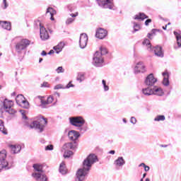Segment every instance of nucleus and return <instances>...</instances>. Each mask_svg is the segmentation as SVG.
Segmentation results:
<instances>
[{
	"label": "nucleus",
	"instance_id": "2f4dec72",
	"mask_svg": "<svg viewBox=\"0 0 181 181\" xmlns=\"http://www.w3.org/2000/svg\"><path fill=\"white\" fill-rule=\"evenodd\" d=\"M84 74H79L76 78V80L79 81V83H81V81H84Z\"/></svg>",
	"mask_w": 181,
	"mask_h": 181
},
{
	"label": "nucleus",
	"instance_id": "37998d69",
	"mask_svg": "<svg viewBox=\"0 0 181 181\" xmlns=\"http://www.w3.org/2000/svg\"><path fill=\"white\" fill-rule=\"evenodd\" d=\"M159 57H163V51L160 47H159Z\"/></svg>",
	"mask_w": 181,
	"mask_h": 181
},
{
	"label": "nucleus",
	"instance_id": "09e8293b",
	"mask_svg": "<svg viewBox=\"0 0 181 181\" xmlns=\"http://www.w3.org/2000/svg\"><path fill=\"white\" fill-rule=\"evenodd\" d=\"M70 16H71V18H76V16H78V12H76L75 13H71L70 14Z\"/></svg>",
	"mask_w": 181,
	"mask_h": 181
},
{
	"label": "nucleus",
	"instance_id": "a19ab883",
	"mask_svg": "<svg viewBox=\"0 0 181 181\" xmlns=\"http://www.w3.org/2000/svg\"><path fill=\"white\" fill-rule=\"evenodd\" d=\"M74 22V19L70 18L66 20L67 25H70V23H73Z\"/></svg>",
	"mask_w": 181,
	"mask_h": 181
},
{
	"label": "nucleus",
	"instance_id": "4be33fe9",
	"mask_svg": "<svg viewBox=\"0 0 181 181\" xmlns=\"http://www.w3.org/2000/svg\"><path fill=\"white\" fill-rule=\"evenodd\" d=\"M148 16H146L144 13H139V14H136L134 16V19L135 21H144V19H148Z\"/></svg>",
	"mask_w": 181,
	"mask_h": 181
},
{
	"label": "nucleus",
	"instance_id": "0eeeda50",
	"mask_svg": "<svg viewBox=\"0 0 181 181\" xmlns=\"http://www.w3.org/2000/svg\"><path fill=\"white\" fill-rule=\"evenodd\" d=\"M29 45H30V40L28 39L21 40V42L16 45V50L17 53H22V50H25V49H26Z\"/></svg>",
	"mask_w": 181,
	"mask_h": 181
},
{
	"label": "nucleus",
	"instance_id": "a211bd4d",
	"mask_svg": "<svg viewBox=\"0 0 181 181\" xmlns=\"http://www.w3.org/2000/svg\"><path fill=\"white\" fill-rule=\"evenodd\" d=\"M57 11L56 10H54L53 8H51V7H49L47 9V11H46V15L47 16H50V19L52 21H54V15H56Z\"/></svg>",
	"mask_w": 181,
	"mask_h": 181
},
{
	"label": "nucleus",
	"instance_id": "9b49d317",
	"mask_svg": "<svg viewBox=\"0 0 181 181\" xmlns=\"http://www.w3.org/2000/svg\"><path fill=\"white\" fill-rule=\"evenodd\" d=\"M145 71H146V67L144 64V62H138L134 67V73L138 74L139 73H145Z\"/></svg>",
	"mask_w": 181,
	"mask_h": 181
},
{
	"label": "nucleus",
	"instance_id": "864d4df0",
	"mask_svg": "<svg viewBox=\"0 0 181 181\" xmlns=\"http://www.w3.org/2000/svg\"><path fill=\"white\" fill-rule=\"evenodd\" d=\"M163 94V90L161 88H159V95H162Z\"/></svg>",
	"mask_w": 181,
	"mask_h": 181
},
{
	"label": "nucleus",
	"instance_id": "603ef678",
	"mask_svg": "<svg viewBox=\"0 0 181 181\" xmlns=\"http://www.w3.org/2000/svg\"><path fill=\"white\" fill-rule=\"evenodd\" d=\"M152 36H153V35H152V33H149L147 35V37H148V39H152Z\"/></svg>",
	"mask_w": 181,
	"mask_h": 181
},
{
	"label": "nucleus",
	"instance_id": "052dcab7",
	"mask_svg": "<svg viewBox=\"0 0 181 181\" xmlns=\"http://www.w3.org/2000/svg\"><path fill=\"white\" fill-rule=\"evenodd\" d=\"M19 112H21V114H25V110H20Z\"/></svg>",
	"mask_w": 181,
	"mask_h": 181
},
{
	"label": "nucleus",
	"instance_id": "5fc2aeb1",
	"mask_svg": "<svg viewBox=\"0 0 181 181\" xmlns=\"http://www.w3.org/2000/svg\"><path fill=\"white\" fill-rule=\"evenodd\" d=\"M109 153H110V155H115V151L111 150L110 151H109Z\"/></svg>",
	"mask_w": 181,
	"mask_h": 181
},
{
	"label": "nucleus",
	"instance_id": "9d476101",
	"mask_svg": "<svg viewBox=\"0 0 181 181\" xmlns=\"http://www.w3.org/2000/svg\"><path fill=\"white\" fill-rule=\"evenodd\" d=\"M143 93L145 95H156L159 93V86L144 88L143 89Z\"/></svg>",
	"mask_w": 181,
	"mask_h": 181
},
{
	"label": "nucleus",
	"instance_id": "f8f14e48",
	"mask_svg": "<svg viewBox=\"0 0 181 181\" xmlns=\"http://www.w3.org/2000/svg\"><path fill=\"white\" fill-rule=\"evenodd\" d=\"M88 42V36L86 33H83L80 36L79 45L81 49H84L87 46V42Z\"/></svg>",
	"mask_w": 181,
	"mask_h": 181
},
{
	"label": "nucleus",
	"instance_id": "7ed1b4c3",
	"mask_svg": "<svg viewBox=\"0 0 181 181\" xmlns=\"http://www.w3.org/2000/svg\"><path fill=\"white\" fill-rule=\"evenodd\" d=\"M33 168L35 172L32 174V176L36 181H48L47 176L43 170V165L36 163L33 165Z\"/></svg>",
	"mask_w": 181,
	"mask_h": 181
},
{
	"label": "nucleus",
	"instance_id": "cd10ccee",
	"mask_svg": "<svg viewBox=\"0 0 181 181\" xmlns=\"http://www.w3.org/2000/svg\"><path fill=\"white\" fill-rule=\"evenodd\" d=\"M0 132H2L4 135H8V129L5 128V125L4 124V121L0 120Z\"/></svg>",
	"mask_w": 181,
	"mask_h": 181
},
{
	"label": "nucleus",
	"instance_id": "69168bd1",
	"mask_svg": "<svg viewBox=\"0 0 181 181\" xmlns=\"http://www.w3.org/2000/svg\"><path fill=\"white\" fill-rule=\"evenodd\" d=\"M123 122H124V124H127V119L124 118L123 119Z\"/></svg>",
	"mask_w": 181,
	"mask_h": 181
},
{
	"label": "nucleus",
	"instance_id": "f03ea898",
	"mask_svg": "<svg viewBox=\"0 0 181 181\" xmlns=\"http://www.w3.org/2000/svg\"><path fill=\"white\" fill-rule=\"evenodd\" d=\"M22 119L27 127H29L31 129H33V128L40 129V132H43L45 127L47 125V119L44 117H40L37 120L33 121L30 124V120L28 119L26 114H22Z\"/></svg>",
	"mask_w": 181,
	"mask_h": 181
},
{
	"label": "nucleus",
	"instance_id": "ea45409f",
	"mask_svg": "<svg viewBox=\"0 0 181 181\" xmlns=\"http://www.w3.org/2000/svg\"><path fill=\"white\" fill-rule=\"evenodd\" d=\"M177 43L179 47H181V37L179 36H177Z\"/></svg>",
	"mask_w": 181,
	"mask_h": 181
},
{
	"label": "nucleus",
	"instance_id": "412c9836",
	"mask_svg": "<svg viewBox=\"0 0 181 181\" xmlns=\"http://www.w3.org/2000/svg\"><path fill=\"white\" fill-rule=\"evenodd\" d=\"M10 148L13 153H19V152H21V149H22V146L19 144L10 145Z\"/></svg>",
	"mask_w": 181,
	"mask_h": 181
},
{
	"label": "nucleus",
	"instance_id": "c85d7f7f",
	"mask_svg": "<svg viewBox=\"0 0 181 181\" xmlns=\"http://www.w3.org/2000/svg\"><path fill=\"white\" fill-rule=\"evenodd\" d=\"M149 50L151 53H154L156 56H159V47H151Z\"/></svg>",
	"mask_w": 181,
	"mask_h": 181
},
{
	"label": "nucleus",
	"instance_id": "473e14b6",
	"mask_svg": "<svg viewBox=\"0 0 181 181\" xmlns=\"http://www.w3.org/2000/svg\"><path fill=\"white\" fill-rule=\"evenodd\" d=\"M100 50L101 54L103 55L107 54V53H108V49H107L105 47H100Z\"/></svg>",
	"mask_w": 181,
	"mask_h": 181
},
{
	"label": "nucleus",
	"instance_id": "49530a36",
	"mask_svg": "<svg viewBox=\"0 0 181 181\" xmlns=\"http://www.w3.org/2000/svg\"><path fill=\"white\" fill-rule=\"evenodd\" d=\"M158 32H159V30H158L156 29H153L151 30V34L153 35V36H155V35H156V33H158Z\"/></svg>",
	"mask_w": 181,
	"mask_h": 181
},
{
	"label": "nucleus",
	"instance_id": "4d7b16f0",
	"mask_svg": "<svg viewBox=\"0 0 181 181\" xmlns=\"http://www.w3.org/2000/svg\"><path fill=\"white\" fill-rule=\"evenodd\" d=\"M41 54H42V56H46V54H47V53L46 52V51H42Z\"/></svg>",
	"mask_w": 181,
	"mask_h": 181
},
{
	"label": "nucleus",
	"instance_id": "338daca9",
	"mask_svg": "<svg viewBox=\"0 0 181 181\" xmlns=\"http://www.w3.org/2000/svg\"><path fill=\"white\" fill-rule=\"evenodd\" d=\"M160 146H161V148H166V146H168V145H165V146L164 145H161Z\"/></svg>",
	"mask_w": 181,
	"mask_h": 181
},
{
	"label": "nucleus",
	"instance_id": "a878e982",
	"mask_svg": "<svg viewBox=\"0 0 181 181\" xmlns=\"http://www.w3.org/2000/svg\"><path fill=\"white\" fill-rule=\"evenodd\" d=\"M63 47H64V42H59L57 46L54 47V50H55L56 53H60L63 50Z\"/></svg>",
	"mask_w": 181,
	"mask_h": 181
},
{
	"label": "nucleus",
	"instance_id": "72a5a7b5",
	"mask_svg": "<svg viewBox=\"0 0 181 181\" xmlns=\"http://www.w3.org/2000/svg\"><path fill=\"white\" fill-rule=\"evenodd\" d=\"M64 86L62 85V84H58V85H56L54 87V90H62V89H64Z\"/></svg>",
	"mask_w": 181,
	"mask_h": 181
},
{
	"label": "nucleus",
	"instance_id": "de8ad7c7",
	"mask_svg": "<svg viewBox=\"0 0 181 181\" xmlns=\"http://www.w3.org/2000/svg\"><path fill=\"white\" fill-rule=\"evenodd\" d=\"M3 4L4 5V9H6V8H8V3L6 1V0H3Z\"/></svg>",
	"mask_w": 181,
	"mask_h": 181
},
{
	"label": "nucleus",
	"instance_id": "5701e85b",
	"mask_svg": "<svg viewBox=\"0 0 181 181\" xmlns=\"http://www.w3.org/2000/svg\"><path fill=\"white\" fill-rule=\"evenodd\" d=\"M0 25L3 29H6V30H11V29L12 28L11 22L0 21Z\"/></svg>",
	"mask_w": 181,
	"mask_h": 181
},
{
	"label": "nucleus",
	"instance_id": "f257e3e1",
	"mask_svg": "<svg viewBox=\"0 0 181 181\" xmlns=\"http://www.w3.org/2000/svg\"><path fill=\"white\" fill-rule=\"evenodd\" d=\"M98 160L95 154H90L83 162V168H79L76 173V181H84L86 176L88 175L91 166Z\"/></svg>",
	"mask_w": 181,
	"mask_h": 181
},
{
	"label": "nucleus",
	"instance_id": "393cba45",
	"mask_svg": "<svg viewBox=\"0 0 181 181\" xmlns=\"http://www.w3.org/2000/svg\"><path fill=\"white\" fill-rule=\"evenodd\" d=\"M76 141H74V142L65 144L64 145L63 148L66 149H66H76Z\"/></svg>",
	"mask_w": 181,
	"mask_h": 181
},
{
	"label": "nucleus",
	"instance_id": "8fccbe9b",
	"mask_svg": "<svg viewBox=\"0 0 181 181\" xmlns=\"http://www.w3.org/2000/svg\"><path fill=\"white\" fill-rule=\"evenodd\" d=\"M159 121H165V116L160 115L159 116Z\"/></svg>",
	"mask_w": 181,
	"mask_h": 181
},
{
	"label": "nucleus",
	"instance_id": "dca6fc26",
	"mask_svg": "<svg viewBox=\"0 0 181 181\" xmlns=\"http://www.w3.org/2000/svg\"><path fill=\"white\" fill-rule=\"evenodd\" d=\"M108 35V32L104 28H98L96 30L95 36L98 39H104Z\"/></svg>",
	"mask_w": 181,
	"mask_h": 181
},
{
	"label": "nucleus",
	"instance_id": "79ce46f5",
	"mask_svg": "<svg viewBox=\"0 0 181 181\" xmlns=\"http://www.w3.org/2000/svg\"><path fill=\"white\" fill-rule=\"evenodd\" d=\"M41 87L43 88V87H50V85H49V83L47 82H43L42 84H41Z\"/></svg>",
	"mask_w": 181,
	"mask_h": 181
},
{
	"label": "nucleus",
	"instance_id": "aec40b11",
	"mask_svg": "<svg viewBox=\"0 0 181 181\" xmlns=\"http://www.w3.org/2000/svg\"><path fill=\"white\" fill-rule=\"evenodd\" d=\"M163 86H169V73H168V71H165L163 73Z\"/></svg>",
	"mask_w": 181,
	"mask_h": 181
},
{
	"label": "nucleus",
	"instance_id": "a18cd8bd",
	"mask_svg": "<svg viewBox=\"0 0 181 181\" xmlns=\"http://www.w3.org/2000/svg\"><path fill=\"white\" fill-rule=\"evenodd\" d=\"M130 122H132V124H136V119L134 117H132Z\"/></svg>",
	"mask_w": 181,
	"mask_h": 181
},
{
	"label": "nucleus",
	"instance_id": "f704fd0d",
	"mask_svg": "<svg viewBox=\"0 0 181 181\" xmlns=\"http://www.w3.org/2000/svg\"><path fill=\"white\" fill-rule=\"evenodd\" d=\"M103 85L104 86V90L105 91H108V90L110 89V88L108 87V86H107V83L105 82V80H103L102 81Z\"/></svg>",
	"mask_w": 181,
	"mask_h": 181
},
{
	"label": "nucleus",
	"instance_id": "e433bc0d",
	"mask_svg": "<svg viewBox=\"0 0 181 181\" xmlns=\"http://www.w3.org/2000/svg\"><path fill=\"white\" fill-rule=\"evenodd\" d=\"M56 71L59 74V73H64V69H63V66H59L56 69Z\"/></svg>",
	"mask_w": 181,
	"mask_h": 181
},
{
	"label": "nucleus",
	"instance_id": "774afa93",
	"mask_svg": "<svg viewBox=\"0 0 181 181\" xmlns=\"http://www.w3.org/2000/svg\"><path fill=\"white\" fill-rule=\"evenodd\" d=\"M146 181H151V180H149V178H146Z\"/></svg>",
	"mask_w": 181,
	"mask_h": 181
},
{
	"label": "nucleus",
	"instance_id": "39448f33",
	"mask_svg": "<svg viewBox=\"0 0 181 181\" xmlns=\"http://www.w3.org/2000/svg\"><path fill=\"white\" fill-rule=\"evenodd\" d=\"M13 105V101L5 99L3 103V107L0 109V112L1 114H4V112H8V114H16L18 110H16Z\"/></svg>",
	"mask_w": 181,
	"mask_h": 181
},
{
	"label": "nucleus",
	"instance_id": "c9c22d12",
	"mask_svg": "<svg viewBox=\"0 0 181 181\" xmlns=\"http://www.w3.org/2000/svg\"><path fill=\"white\" fill-rule=\"evenodd\" d=\"M134 32H138V30L141 29V25H139V24L134 23Z\"/></svg>",
	"mask_w": 181,
	"mask_h": 181
},
{
	"label": "nucleus",
	"instance_id": "c03bdc74",
	"mask_svg": "<svg viewBox=\"0 0 181 181\" xmlns=\"http://www.w3.org/2000/svg\"><path fill=\"white\" fill-rule=\"evenodd\" d=\"M152 22V19L148 18L145 21V25L146 26H149V23H151Z\"/></svg>",
	"mask_w": 181,
	"mask_h": 181
},
{
	"label": "nucleus",
	"instance_id": "bf43d9fd",
	"mask_svg": "<svg viewBox=\"0 0 181 181\" xmlns=\"http://www.w3.org/2000/svg\"><path fill=\"white\" fill-rule=\"evenodd\" d=\"M154 121H159V115H157V117L154 119Z\"/></svg>",
	"mask_w": 181,
	"mask_h": 181
},
{
	"label": "nucleus",
	"instance_id": "4c0bfd02",
	"mask_svg": "<svg viewBox=\"0 0 181 181\" xmlns=\"http://www.w3.org/2000/svg\"><path fill=\"white\" fill-rule=\"evenodd\" d=\"M71 87H74L72 81H69V83L66 86H64L65 88H71Z\"/></svg>",
	"mask_w": 181,
	"mask_h": 181
},
{
	"label": "nucleus",
	"instance_id": "3c124183",
	"mask_svg": "<svg viewBox=\"0 0 181 181\" xmlns=\"http://www.w3.org/2000/svg\"><path fill=\"white\" fill-rule=\"evenodd\" d=\"M149 169H150V168H149V166H148V165H146V166L144 167V170H145V172H149Z\"/></svg>",
	"mask_w": 181,
	"mask_h": 181
},
{
	"label": "nucleus",
	"instance_id": "7c9ffc66",
	"mask_svg": "<svg viewBox=\"0 0 181 181\" xmlns=\"http://www.w3.org/2000/svg\"><path fill=\"white\" fill-rule=\"evenodd\" d=\"M73 155V151H65L64 153V158H70Z\"/></svg>",
	"mask_w": 181,
	"mask_h": 181
},
{
	"label": "nucleus",
	"instance_id": "6ab92c4d",
	"mask_svg": "<svg viewBox=\"0 0 181 181\" xmlns=\"http://www.w3.org/2000/svg\"><path fill=\"white\" fill-rule=\"evenodd\" d=\"M53 101H54L53 96H49L47 100H45L43 99L41 100V105L42 107H46L47 105H49V104H52Z\"/></svg>",
	"mask_w": 181,
	"mask_h": 181
},
{
	"label": "nucleus",
	"instance_id": "13d9d810",
	"mask_svg": "<svg viewBox=\"0 0 181 181\" xmlns=\"http://www.w3.org/2000/svg\"><path fill=\"white\" fill-rule=\"evenodd\" d=\"M139 166V168H141V166H143V168H144V167H146V165L145 163H141Z\"/></svg>",
	"mask_w": 181,
	"mask_h": 181
},
{
	"label": "nucleus",
	"instance_id": "2eb2a0df",
	"mask_svg": "<svg viewBox=\"0 0 181 181\" xmlns=\"http://www.w3.org/2000/svg\"><path fill=\"white\" fill-rule=\"evenodd\" d=\"M40 37L42 40H47L49 37V33L46 30V28L42 25V24L40 25Z\"/></svg>",
	"mask_w": 181,
	"mask_h": 181
},
{
	"label": "nucleus",
	"instance_id": "c756f323",
	"mask_svg": "<svg viewBox=\"0 0 181 181\" xmlns=\"http://www.w3.org/2000/svg\"><path fill=\"white\" fill-rule=\"evenodd\" d=\"M143 46H146L147 49H150L152 47V45H151V41L148 39H144L142 42Z\"/></svg>",
	"mask_w": 181,
	"mask_h": 181
},
{
	"label": "nucleus",
	"instance_id": "1a4fd4ad",
	"mask_svg": "<svg viewBox=\"0 0 181 181\" xmlns=\"http://www.w3.org/2000/svg\"><path fill=\"white\" fill-rule=\"evenodd\" d=\"M16 103L23 108H29V102L23 95H18L16 98Z\"/></svg>",
	"mask_w": 181,
	"mask_h": 181
},
{
	"label": "nucleus",
	"instance_id": "ddd939ff",
	"mask_svg": "<svg viewBox=\"0 0 181 181\" xmlns=\"http://www.w3.org/2000/svg\"><path fill=\"white\" fill-rule=\"evenodd\" d=\"M93 62L95 64V66L98 67L101 66L103 63H104V59H103V57H101V54L100 52H96L95 53L94 57H93Z\"/></svg>",
	"mask_w": 181,
	"mask_h": 181
},
{
	"label": "nucleus",
	"instance_id": "423d86ee",
	"mask_svg": "<svg viewBox=\"0 0 181 181\" xmlns=\"http://www.w3.org/2000/svg\"><path fill=\"white\" fill-rule=\"evenodd\" d=\"M11 169L9 163L6 160V150L0 151V172L1 170H8Z\"/></svg>",
	"mask_w": 181,
	"mask_h": 181
},
{
	"label": "nucleus",
	"instance_id": "b1692460",
	"mask_svg": "<svg viewBox=\"0 0 181 181\" xmlns=\"http://www.w3.org/2000/svg\"><path fill=\"white\" fill-rule=\"evenodd\" d=\"M115 166L122 167L125 165V160L123 157H119L117 160H115Z\"/></svg>",
	"mask_w": 181,
	"mask_h": 181
},
{
	"label": "nucleus",
	"instance_id": "f3484780",
	"mask_svg": "<svg viewBox=\"0 0 181 181\" xmlns=\"http://www.w3.org/2000/svg\"><path fill=\"white\" fill-rule=\"evenodd\" d=\"M68 136L71 141H77L80 138V133L76 130H71L68 133Z\"/></svg>",
	"mask_w": 181,
	"mask_h": 181
},
{
	"label": "nucleus",
	"instance_id": "20e7f679",
	"mask_svg": "<svg viewBox=\"0 0 181 181\" xmlns=\"http://www.w3.org/2000/svg\"><path fill=\"white\" fill-rule=\"evenodd\" d=\"M70 124L73 125L74 127H76L81 132V134H84L86 131H87V127L83 126L86 121L83 117H70L69 118Z\"/></svg>",
	"mask_w": 181,
	"mask_h": 181
},
{
	"label": "nucleus",
	"instance_id": "0e129e2a",
	"mask_svg": "<svg viewBox=\"0 0 181 181\" xmlns=\"http://www.w3.org/2000/svg\"><path fill=\"white\" fill-rule=\"evenodd\" d=\"M42 62H43V59L42 58H40L39 63H42Z\"/></svg>",
	"mask_w": 181,
	"mask_h": 181
},
{
	"label": "nucleus",
	"instance_id": "6e6552de",
	"mask_svg": "<svg viewBox=\"0 0 181 181\" xmlns=\"http://www.w3.org/2000/svg\"><path fill=\"white\" fill-rule=\"evenodd\" d=\"M99 6L105 9H112L114 8V1L112 0H96Z\"/></svg>",
	"mask_w": 181,
	"mask_h": 181
},
{
	"label": "nucleus",
	"instance_id": "58836bf2",
	"mask_svg": "<svg viewBox=\"0 0 181 181\" xmlns=\"http://www.w3.org/2000/svg\"><path fill=\"white\" fill-rule=\"evenodd\" d=\"M45 151H53V145L49 144L45 146Z\"/></svg>",
	"mask_w": 181,
	"mask_h": 181
},
{
	"label": "nucleus",
	"instance_id": "6e6d98bb",
	"mask_svg": "<svg viewBox=\"0 0 181 181\" xmlns=\"http://www.w3.org/2000/svg\"><path fill=\"white\" fill-rule=\"evenodd\" d=\"M54 54V50L53 49H51L49 52H48V54Z\"/></svg>",
	"mask_w": 181,
	"mask_h": 181
},
{
	"label": "nucleus",
	"instance_id": "e2e57ef3",
	"mask_svg": "<svg viewBox=\"0 0 181 181\" xmlns=\"http://www.w3.org/2000/svg\"><path fill=\"white\" fill-rule=\"evenodd\" d=\"M145 177H146V173L143 174V179H145Z\"/></svg>",
	"mask_w": 181,
	"mask_h": 181
},
{
	"label": "nucleus",
	"instance_id": "680f3d73",
	"mask_svg": "<svg viewBox=\"0 0 181 181\" xmlns=\"http://www.w3.org/2000/svg\"><path fill=\"white\" fill-rule=\"evenodd\" d=\"M166 28H168V25H165V26H163V29H164V30H166Z\"/></svg>",
	"mask_w": 181,
	"mask_h": 181
},
{
	"label": "nucleus",
	"instance_id": "4468645a",
	"mask_svg": "<svg viewBox=\"0 0 181 181\" xmlns=\"http://www.w3.org/2000/svg\"><path fill=\"white\" fill-rule=\"evenodd\" d=\"M158 79L155 78L153 74H150L146 78L145 84H146V86H153V84H155V83H156Z\"/></svg>",
	"mask_w": 181,
	"mask_h": 181
},
{
	"label": "nucleus",
	"instance_id": "bb28decb",
	"mask_svg": "<svg viewBox=\"0 0 181 181\" xmlns=\"http://www.w3.org/2000/svg\"><path fill=\"white\" fill-rule=\"evenodd\" d=\"M59 172L62 175H66L67 173V168H66V164L62 162L59 165Z\"/></svg>",
	"mask_w": 181,
	"mask_h": 181
}]
</instances>
